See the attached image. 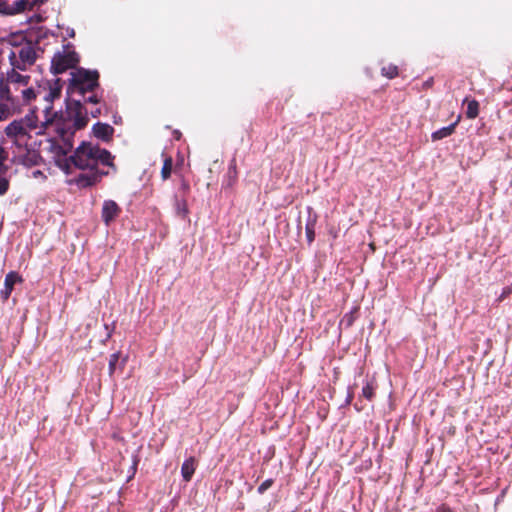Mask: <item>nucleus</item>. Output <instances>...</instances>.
<instances>
[{"label": "nucleus", "mask_w": 512, "mask_h": 512, "mask_svg": "<svg viewBox=\"0 0 512 512\" xmlns=\"http://www.w3.org/2000/svg\"><path fill=\"white\" fill-rule=\"evenodd\" d=\"M41 130V124L38 125V117L35 110L25 115L23 118L12 121L5 128V134L12 139L18 146L27 145L31 138L30 131Z\"/></svg>", "instance_id": "7ed1b4c3"}, {"label": "nucleus", "mask_w": 512, "mask_h": 512, "mask_svg": "<svg viewBox=\"0 0 512 512\" xmlns=\"http://www.w3.org/2000/svg\"><path fill=\"white\" fill-rule=\"evenodd\" d=\"M36 58V50L31 42L21 46L18 52L11 51L9 54L11 66L18 68L20 71H25L28 67L32 66Z\"/></svg>", "instance_id": "0eeeda50"}, {"label": "nucleus", "mask_w": 512, "mask_h": 512, "mask_svg": "<svg viewBox=\"0 0 512 512\" xmlns=\"http://www.w3.org/2000/svg\"><path fill=\"white\" fill-rule=\"evenodd\" d=\"M29 4L28 0H16L10 4L7 0H0V14L14 15L26 10Z\"/></svg>", "instance_id": "9d476101"}, {"label": "nucleus", "mask_w": 512, "mask_h": 512, "mask_svg": "<svg viewBox=\"0 0 512 512\" xmlns=\"http://www.w3.org/2000/svg\"><path fill=\"white\" fill-rule=\"evenodd\" d=\"M353 399V393L352 392H349L348 395H347V399H346V403H350Z\"/></svg>", "instance_id": "2f4dec72"}, {"label": "nucleus", "mask_w": 512, "mask_h": 512, "mask_svg": "<svg viewBox=\"0 0 512 512\" xmlns=\"http://www.w3.org/2000/svg\"><path fill=\"white\" fill-rule=\"evenodd\" d=\"M181 189L185 195L190 190L189 184L184 181L181 185Z\"/></svg>", "instance_id": "c85d7f7f"}, {"label": "nucleus", "mask_w": 512, "mask_h": 512, "mask_svg": "<svg viewBox=\"0 0 512 512\" xmlns=\"http://www.w3.org/2000/svg\"><path fill=\"white\" fill-rule=\"evenodd\" d=\"M18 68L13 67L7 72L6 78H4L9 84H20L26 86L30 80L29 76L21 75Z\"/></svg>", "instance_id": "ddd939ff"}, {"label": "nucleus", "mask_w": 512, "mask_h": 512, "mask_svg": "<svg viewBox=\"0 0 512 512\" xmlns=\"http://www.w3.org/2000/svg\"><path fill=\"white\" fill-rule=\"evenodd\" d=\"M432 85H433V78H430V79H428L427 81L424 82V87L425 88H430Z\"/></svg>", "instance_id": "7c9ffc66"}, {"label": "nucleus", "mask_w": 512, "mask_h": 512, "mask_svg": "<svg viewBox=\"0 0 512 512\" xmlns=\"http://www.w3.org/2000/svg\"><path fill=\"white\" fill-rule=\"evenodd\" d=\"M126 364V358H124L121 362L120 369L123 370L124 366Z\"/></svg>", "instance_id": "72a5a7b5"}, {"label": "nucleus", "mask_w": 512, "mask_h": 512, "mask_svg": "<svg viewBox=\"0 0 512 512\" xmlns=\"http://www.w3.org/2000/svg\"><path fill=\"white\" fill-rule=\"evenodd\" d=\"M72 148L73 139L59 141L51 137L47 140L45 150L51 154V159L55 165L65 173H70L72 166L87 171L80 173L75 179V183L80 188L94 186L101 181L103 176L108 174V171L98 168L99 164L113 166V157L106 149H101L88 142H82L72 155L67 156Z\"/></svg>", "instance_id": "f257e3e1"}, {"label": "nucleus", "mask_w": 512, "mask_h": 512, "mask_svg": "<svg viewBox=\"0 0 512 512\" xmlns=\"http://www.w3.org/2000/svg\"><path fill=\"white\" fill-rule=\"evenodd\" d=\"M121 207L113 200H105L103 202L101 218L106 226L114 222L121 214Z\"/></svg>", "instance_id": "6e6552de"}, {"label": "nucleus", "mask_w": 512, "mask_h": 512, "mask_svg": "<svg viewBox=\"0 0 512 512\" xmlns=\"http://www.w3.org/2000/svg\"><path fill=\"white\" fill-rule=\"evenodd\" d=\"M98 86L99 72L97 70L77 68L71 73L68 90L72 94H78L84 97L87 92H93Z\"/></svg>", "instance_id": "39448f33"}, {"label": "nucleus", "mask_w": 512, "mask_h": 512, "mask_svg": "<svg viewBox=\"0 0 512 512\" xmlns=\"http://www.w3.org/2000/svg\"><path fill=\"white\" fill-rule=\"evenodd\" d=\"M381 74H382V76H384L388 79H393L399 75V70L396 65L388 64L381 68Z\"/></svg>", "instance_id": "412c9836"}, {"label": "nucleus", "mask_w": 512, "mask_h": 512, "mask_svg": "<svg viewBox=\"0 0 512 512\" xmlns=\"http://www.w3.org/2000/svg\"><path fill=\"white\" fill-rule=\"evenodd\" d=\"M80 61L78 53L72 44L68 43L61 50L56 51L51 60L50 71L54 75L62 74L70 69H75Z\"/></svg>", "instance_id": "423d86ee"}, {"label": "nucleus", "mask_w": 512, "mask_h": 512, "mask_svg": "<svg viewBox=\"0 0 512 512\" xmlns=\"http://www.w3.org/2000/svg\"><path fill=\"white\" fill-rule=\"evenodd\" d=\"M12 115V110L7 104L0 103V121L8 119Z\"/></svg>", "instance_id": "393cba45"}, {"label": "nucleus", "mask_w": 512, "mask_h": 512, "mask_svg": "<svg viewBox=\"0 0 512 512\" xmlns=\"http://www.w3.org/2000/svg\"><path fill=\"white\" fill-rule=\"evenodd\" d=\"M315 220H309L305 226L306 238L309 244L315 239Z\"/></svg>", "instance_id": "5701e85b"}, {"label": "nucleus", "mask_w": 512, "mask_h": 512, "mask_svg": "<svg viewBox=\"0 0 512 512\" xmlns=\"http://www.w3.org/2000/svg\"><path fill=\"white\" fill-rule=\"evenodd\" d=\"M7 152L0 146V196L5 195L10 187L9 179L5 176L7 167L4 166V162L7 159Z\"/></svg>", "instance_id": "9b49d317"}, {"label": "nucleus", "mask_w": 512, "mask_h": 512, "mask_svg": "<svg viewBox=\"0 0 512 512\" xmlns=\"http://www.w3.org/2000/svg\"><path fill=\"white\" fill-rule=\"evenodd\" d=\"M138 463H139V458L137 456H134V458H133V465L131 467V469H132V476H134L135 473H136Z\"/></svg>", "instance_id": "cd10ccee"}, {"label": "nucleus", "mask_w": 512, "mask_h": 512, "mask_svg": "<svg viewBox=\"0 0 512 512\" xmlns=\"http://www.w3.org/2000/svg\"><path fill=\"white\" fill-rule=\"evenodd\" d=\"M90 113H91L92 117L96 118V117H98L101 114V109L100 108H96L95 110H91Z\"/></svg>", "instance_id": "c756f323"}, {"label": "nucleus", "mask_w": 512, "mask_h": 512, "mask_svg": "<svg viewBox=\"0 0 512 512\" xmlns=\"http://www.w3.org/2000/svg\"><path fill=\"white\" fill-rule=\"evenodd\" d=\"M23 278L16 271H10L4 279V288L0 291L2 301H7L14 289L16 283H22Z\"/></svg>", "instance_id": "1a4fd4ad"}, {"label": "nucleus", "mask_w": 512, "mask_h": 512, "mask_svg": "<svg viewBox=\"0 0 512 512\" xmlns=\"http://www.w3.org/2000/svg\"><path fill=\"white\" fill-rule=\"evenodd\" d=\"M90 95L86 97V95H84V97H82V101L84 102H87V103H92V104H98L100 102V99L98 98V96L93 92H89Z\"/></svg>", "instance_id": "bb28decb"}, {"label": "nucleus", "mask_w": 512, "mask_h": 512, "mask_svg": "<svg viewBox=\"0 0 512 512\" xmlns=\"http://www.w3.org/2000/svg\"><path fill=\"white\" fill-rule=\"evenodd\" d=\"M274 483L273 479L265 480L257 489L259 494H264Z\"/></svg>", "instance_id": "a878e982"}, {"label": "nucleus", "mask_w": 512, "mask_h": 512, "mask_svg": "<svg viewBox=\"0 0 512 512\" xmlns=\"http://www.w3.org/2000/svg\"><path fill=\"white\" fill-rule=\"evenodd\" d=\"M355 408L357 409V411H361L363 409V407H358L357 404H355Z\"/></svg>", "instance_id": "f704fd0d"}, {"label": "nucleus", "mask_w": 512, "mask_h": 512, "mask_svg": "<svg viewBox=\"0 0 512 512\" xmlns=\"http://www.w3.org/2000/svg\"><path fill=\"white\" fill-rule=\"evenodd\" d=\"M459 119H460V116L454 123L433 132L431 135L432 140L438 141V140H441L443 138H446V137L452 135L455 132V128L459 122Z\"/></svg>", "instance_id": "dca6fc26"}, {"label": "nucleus", "mask_w": 512, "mask_h": 512, "mask_svg": "<svg viewBox=\"0 0 512 512\" xmlns=\"http://www.w3.org/2000/svg\"><path fill=\"white\" fill-rule=\"evenodd\" d=\"M88 123L87 110L82 104V100H72L67 103V109L64 115L58 116L54 113L53 116L48 115L44 121L41 122V130L36 131L37 135L51 134L55 132L59 141L73 139L77 130L83 129Z\"/></svg>", "instance_id": "f03ea898"}, {"label": "nucleus", "mask_w": 512, "mask_h": 512, "mask_svg": "<svg viewBox=\"0 0 512 512\" xmlns=\"http://www.w3.org/2000/svg\"><path fill=\"white\" fill-rule=\"evenodd\" d=\"M0 100L13 101L9 83L4 79V77L0 78Z\"/></svg>", "instance_id": "6ab92c4d"}, {"label": "nucleus", "mask_w": 512, "mask_h": 512, "mask_svg": "<svg viewBox=\"0 0 512 512\" xmlns=\"http://www.w3.org/2000/svg\"><path fill=\"white\" fill-rule=\"evenodd\" d=\"M119 358H120L119 352H116V353H113L110 355L109 364H108V372H109L110 376H112L115 373Z\"/></svg>", "instance_id": "b1692460"}, {"label": "nucleus", "mask_w": 512, "mask_h": 512, "mask_svg": "<svg viewBox=\"0 0 512 512\" xmlns=\"http://www.w3.org/2000/svg\"><path fill=\"white\" fill-rule=\"evenodd\" d=\"M196 470V459L195 457H189L186 459L181 466V475L185 482H189Z\"/></svg>", "instance_id": "4468645a"}, {"label": "nucleus", "mask_w": 512, "mask_h": 512, "mask_svg": "<svg viewBox=\"0 0 512 512\" xmlns=\"http://www.w3.org/2000/svg\"><path fill=\"white\" fill-rule=\"evenodd\" d=\"M344 320L347 321V325L350 326L352 324V317H348L347 315L344 317Z\"/></svg>", "instance_id": "473e14b6"}, {"label": "nucleus", "mask_w": 512, "mask_h": 512, "mask_svg": "<svg viewBox=\"0 0 512 512\" xmlns=\"http://www.w3.org/2000/svg\"><path fill=\"white\" fill-rule=\"evenodd\" d=\"M92 131L96 138L108 142L112 139L114 128L107 123L97 122L93 125Z\"/></svg>", "instance_id": "f8f14e48"}, {"label": "nucleus", "mask_w": 512, "mask_h": 512, "mask_svg": "<svg viewBox=\"0 0 512 512\" xmlns=\"http://www.w3.org/2000/svg\"><path fill=\"white\" fill-rule=\"evenodd\" d=\"M463 104H467V110H466V117L468 119H475L479 115V102L475 99L468 100V97H466L463 100Z\"/></svg>", "instance_id": "f3484780"}, {"label": "nucleus", "mask_w": 512, "mask_h": 512, "mask_svg": "<svg viewBox=\"0 0 512 512\" xmlns=\"http://www.w3.org/2000/svg\"><path fill=\"white\" fill-rule=\"evenodd\" d=\"M237 177H238V172H237L236 161H235V159H233L230 162L228 170H227V186L232 187L236 183Z\"/></svg>", "instance_id": "a211bd4d"}, {"label": "nucleus", "mask_w": 512, "mask_h": 512, "mask_svg": "<svg viewBox=\"0 0 512 512\" xmlns=\"http://www.w3.org/2000/svg\"><path fill=\"white\" fill-rule=\"evenodd\" d=\"M174 208L176 215L181 217L182 219H187L189 215V209L187 205V200L185 196L179 197L175 196Z\"/></svg>", "instance_id": "2eb2a0df"}, {"label": "nucleus", "mask_w": 512, "mask_h": 512, "mask_svg": "<svg viewBox=\"0 0 512 512\" xmlns=\"http://www.w3.org/2000/svg\"><path fill=\"white\" fill-rule=\"evenodd\" d=\"M173 167V160L171 157H167L164 160L162 169H161V177L163 180H167L171 176Z\"/></svg>", "instance_id": "4be33fe9"}, {"label": "nucleus", "mask_w": 512, "mask_h": 512, "mask_svg": "<svg viewBox=\"0 0 512 512\" xmlns=\"http://www.w3.org/2000/svg\"><path fill=\"white\" fill-rule=\"evenodd\" d=\"M376 385L373 382H367L362 388L361 396L368 401H372L375 397Z\"/></svg>", "instance_id": "aec40b11"}, {"label": "nucleus", "mask_w": 512, "mask_h": 512, "mask_svg": "<svg viewBox=\"0 0 512 512\" xmlns=\"http://www.w3.org/2000/svg\"><path fill=\"white\" fill-rule=\"evenodd\" d=\"M61 90V80L56 79L53 83L47 81L44 86L40 85L36 91L32 88H27L22 91V96L25 103H30L37 97H41L46 102L43 112L45 114V118H47L48 115L52 114V102L60 97Z\"/></svg>", "instance_id": "20e7f679"}]
</instances>
